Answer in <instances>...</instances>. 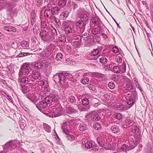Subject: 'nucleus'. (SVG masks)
Listing matches in <instances>:
<instances>
[{"label":"nucleus","mask_w":153,"mask_h":153,"mask_svg":"<svg viewBox=\"0 0 153 153\" xmlns=\"http://www.w3.org/2000/svg\"><path fill=\"white\" fill-rule=\"evenodd\" d=\"M42 9L44 11V18L42 16H40V18L42 21V19H54V21L58 25H60L61 22L59 19L55 17L56 15H57L60 12V9L58 7H54L53 3L51 2L47 6L42 7Z\"/></svg>","instance_id":"obj_1"},{"label":"nucleus","mask_w":153,"mask_h":153,"mask_svg":"<svg viewBox=\"0 0 153 153\" xmlns=\"http://www.w3.org/2000/svg\"><path fill=\"white\" fill-rule=\"evenodd\" d=\"M40 36L42 39L45 41H51L53 40L57 37V33L56 29L53 28L52 29L45 30L41 29Z\"/></svg>","instance_id":"obj_2"},{"label":"nucleus","mask_w":153,"mask_h":153,"mask_svg":"<svg viewBox=\"0 0 153 153\" xmlns=\"http://www.w3.org/2000/svg\"><path fill=\"white\" fill-rule=\"evenodd\" d=\"M72 76L70 74L62 72L55 74L53 76V79L56 83H58L62 85L65 82L66 80L68 78V77L71 78Z\"/></svg>","instance_id":"obj_3"},{"label":"nucleus","mask_w":153,"mask_h":153,"mask_svg":"<svg viewBox=\"0 0 153 153\" xmlns=\"http://www.w3.org/2000/svg\"><path fill=\"white\" fill-rule=\"evenodd\" d=\"M72 24V22L69 20L64 22V26H65V31L66 36L68 40L70 39L73 37L74 34L76 33L74 27L70 25Z\"/></svg>","instance_id":"obj_4"},{"label":"nucleus","mask_w":153,"mask_h":153,"mask_svg":"<svg viewBox=\"0 0 153 153\" xmlns=\"http://www.w3.org/2000/svg\"><path fill=\"white\" fill-rule=\"evenodd\" d=\"M51 99L47 97L42 99L36 105V107L40 111H42L48 106V104H50Z\"/></svg>","instance_id":"obj_5"},{"label":"nucleus","mask_w":153,"mask_h":153,"mask_svg":"<svg viewBox=\"0 0 153 153\" xmlns=\"http://www.w3.org/2000/svg\"><path fill=\"white\" fill-rule=\"evenodd\" d=\"M88 12L84 8H80L78 10V15L80 17V20L86 22L88 19Z\"/></svg>","instance_id":"obj_6"},{"label":"nucleus","mask_w":153,"mask_h":153,"mask_svg":"<svg viewBox=\"0 0 153 153\" xmlns=\"http://www.w3.org/2000/svg\"><path fill=\"white\" fill-rule=\"evenodd\" d=\"M31 71V68L28 63L23 64L19 72V75H27Z\"/></svg>","instance_id":"obj_7"},{"label":"nucleus","mask_w":153,"mask_h":153,"mask_svg":"<svg viewBox=\"0 0 153 153\" xmlns=\"http://www.w3.org/2000/svg\"><path fill=\"white\" fill-rule=\"evenodd\" d=\"M25 95L28 99L34 104L39 100V97L36 95L33 91H30L29 93H27Z\"/></svg>","instance_id":"obj_8"},{"label":"nucleus","mask_w":153,"mask_h":153,"mask_svg":"<svg viewBox=\"0 0 153 153\" xmlns=\"http://www.w3.org/2000/svg\"><path fill=\"white\" fill-rule=\"evenodd\" d=\"M41 78V76L40 74L38 72H34L32 74L28 76V80L31 81V82H34L35 80Z\"/></svg>","instance_id":"obj_9"},{"label":"nucleus","mask_w":153,"mask_h":153,"mask_svg":"<svg viewBox=\"0 0 153 153\" xmlns=\"http://www.w3.org/2000/svg\"><path fill=\"white\" fill-rule=\"evenodd\" d=\"M101 51L100 48L94 49L90 53V55L93 57L92 59L94 60L97 59L100 56V52Z\"/></svg>","instance_id":"obj_10"},{"label":"nucleus","mask_w":153,"mask_h":153,"mask_svg":"<svg viewBox=\"0 0 153 153\" xmlns=\"http://www.w3.org/2000/svg\"><path fill=\"white\" fill-rule=\"evenodd\" d=\"M4 149L12 150L16 147V143L12 140L7 142L4 145H2Z\"/></svg>","instance_id":"obj_11"},{"label":"nucleus","mask_w":153,"mask_h":153,"mask_svg":"<svg viewBox=\"0 0 153 153\" xmlns=\"http://www.w3.org/2000/svg\"><path fill=\"white\" fill-rule=\"evenodd\" d=\"M36 12L37 11L34 10H32L31 12L30 20V23L32 25L37 23V17L36 16Z\"/></svg>","instance_id":"obj_12"},{"label":"nucleus","mask_w":153,"mask_h":153,"mask_svg":"<svg viewBox=\"0 0 153 153\" xmlns=\"http://www.w3.org/2000/svg\"><path fill=\"white\" fill-rule=\"evenodd\" d=\"M58 111V110L55 107L51 108L50 109H48V113L47 114H48V116L50 117H56L59 116L57 114Z\"/></svg>","instance_id":"obj_13"},{"label":"nucleus","mask_w":153,"mask_h":153,"mask_svg":"<svg viewBox=\"0 0 153 153\" xmlns=\"http://www.w3.org/2000/svg\"><path fill=\"white\" fill-rule=\"evenodd\" d=\"M15 4H12L11 2H8L6 4V8L8 11L11 14H12L15 13L16 9H13L15 7Z\"/></svg>","instance_id":"obj_14"},{"label":"nucleus","mask_w":153,"mask_h":153,"mask_svg":"<svg viewBox=\"0 0 153 153\" xmlns=\"http://www.w3.org/2000/svg\"><path fill=\"white\" fill-rule=\"evenodd\" d=\"M55 48V46L52 44H51L48 46L45 50L47 53H48V56L50 58L52 57L53 55V52Z\"/></svg>","instance_id":"obj_15"},{"label":"nucleus","mask_w":153,"mask_h":153,"mask_svg":"<svg viewBox=\"0 0 153 153\" xmlns=\"http://www.w3.org/2000/svg\"><path fill=\"white\" fill-rule=\"evenodd\" d=\"M134 146H133L131 143H128L125 142L124 143H123L121 147V149L123 151L126 150H129L131 149L134 148Z\"/></svg>","instance_id":"obj_16"},{"label":"nucleus","mask_w":153,"mask_h":153,"mask_svg":"<svg viewBox=\"0 0 153 153\" xmlns=\"http://www.w3.org/2000/svg\"><path fill=\"white\" fill-rule=\"evenodd\" d=\"M3 29L7 32H15L16 28L10 25H7L3 27Z\"/></svg>","instance_id":"obj_17"},{"label":"nucleus","mask_w":153,"mask_h":153,"mask_svg":"<svg viewBox=\"0 0 153 153\" xmlns=\"http://www.w3.org/2000/svg\"><path fill=\"white\" fill-rule=\"evenodd\" d=\"M125 90L124 92L126 93L127 95H129V94L128 93V92H131L132 90H134L133 86L130 83H128L126 84V86L125 87Z\"/></svg>","instance_id":"obj_18"},{"label":"nucleus","mask_w":153,"mask_h":153,"mask_svg":"<svg viewBox=\"0 0 153 153\" xmlns=\"http://www.w3.org/2000/svg\"><path fill=\"white\" fill-rule=\"evenodd\" d=\"M23 75H20L19 74V81L23 83H31V81L28 80V77H25L23 76Z\"/></svg>","instance_id":"obj_19"},{"label":"nucleus","mask_w":153,"mask_h":153,"mask_svg":"<svg viewBox=\"0 0 153 153\" xmlns=\"http://www.w3.org/2000/svg\"><path fill=\"white\" fill-rule=\"evenodd\" d=\"M133 137L134 138V139H133V140H131V141L134 144V145H133V146H134L135 147L136 145L138 144L140 141V136L136 134L134 135Z\"/></svg>","instance_id":"obj_20"},{"label":"nucleus","mask_w":153,"mask_h":153,"mask_svg":"<svg viewBox=\"0 0 153 153\" xmlns=\"http://www.w3.org/2000/svg\"><path fill=\"white\" fill-rule=\"evenodd\" d=\"M38 57L40 59H46L47 58H50V57L48 56V53H47L45 50L39 54Z\"/></svg>","instance_id":"obj_21"},{"label":"nucleus","mask_w":153,"mask_h":153,"mask_svg":"<svg viewBox=\"0 0 153 153\" xmlns=\"http://www.w3.org/2000/svg\"><path fill=\"white\" fill-rule=\"evenodd\" d=\"M86 23V22L80 20L76 22V25L80 28L83 29L85 28Z\"/></svg>","instance_id":"obj_22"},{"label":"nucleus","mask_w":153,"mask_h":153,"mask_svg":"<svg viewBox=\"0 0 153 153\" xmlns=\"http://www.w3.org/2000/svg\"><path fill=\"white\" fill-rule=\"evenodd\" d=\"M38 84L42 87L46 88L48 87V81L45 80H41L38 82Z\"/></svg>","instance_id":"obj_23"},{"label":"nucleus","mask_w":153,"mask_h":153,"mask_svg":"<svg viewBox=\"0 0 153 153\" xmlns=\"http://www.w3.org/2000/svg\"><path fill=\"white\" fill-rule=\"evenodd\" d=\"M111 131L114 133H117L120 131L119 127L116 125L112 126L111 128Z\"/></svg>","instance_id":"obj_24"},{"label":"nucleus","mask_w":153,"mask_h":153,"mask_svg":"<svg viewBox=\"0 0 153 153\" xmlns=\"http://www.w3.org/2000/svg\"><path fill=\"white\" fill-rule=\"evenodd\" d=\"M91 21L94 25L97 26L101 22L100 18L98 16L93 17L91 19Z\"/></svg>","instance_id":"obj_25"},{"label":"nucleus","mask_w":153,"mask_h":153,"mask_svg":"<svg viewBox=\"0 0 153 153\" xmlns=\"http://www.w3.org/2000/svg\"><path fill=\"white\" fill-rule=\"evenodd\" d=\"M69 13L66 10L62 12L60 15V17L63 20L65 19L68 16Z\"/></svg>","instance_id":"obj_26"},{"label":"nucleus","mask_w":153,"mask_h":153,"mask_svg":"<svg viewBox=\"0 0 153 153\" xmlns=\"http://www.w3.org/2000/svg\"><path fill=\"white\" fill-rule=\"evenodd\" d=\"M20 45L22 48L27 49L29 47V43L27 41L23 40L21 42Z\"/></svg>","instance_id":"obj_27"},{"label":"nucleus","mask_w":153,"mask_h":153,"mask_svg":"<svg viewBox=\"0 0 153 153\" xmlns=\"http://www.w3.org/2000/svg\"><path fill=\"white\" fill-rule=\"evenodd\" d=\"M47 97H49L51 98V101L50 102V103H52V102H56L58 103V102L59 101V97L57 96H48Z\"/></svg>","instance_id":"obj_28"},{"label":"nucleus","mask_w":153,"mask_h":153,"mask_svg":"<svg viewBox=\"0 0 153 153\" xmlns=\"http://www.w3.org/2000/svg\"><path fill=\"white\" fill-rule=\"evenodd\" d=\"M91 118L93 121H99L100 119V116L97 112H94Z\"/></svg>","instance_id":"obj_29"},{"label":"nucleus","mask_w":153,"mask_h":153,"mask_svg":"<svg viewBox=\"0 0 153 153\" xmlns=\"http://www.w3.org/2000/svg\"><path fill=\"white\" fill-rule=\"evenodd\" d=\"M21 89L24 94H26L27 93H29V92L30 91L29 88L24 85H22L21 86Z\"/></svg>","instance_id":"obj_30"},{"label":"nucleus","mask_w":153,"mask_h":153,"mask_svg":"<svg viewBox=\"0 0 153 153\" xmlns=\"http://www.w3.org/2000/svg\"><path fill=\"white\" fill-rule=\"evenodd\" d=\"M91 103L95 107H97L100 104L99 100L96 98L92 99L91 100Z\"/></svg>","instance_id":"obj_31"},{"label":"nucleus","mask_w":153,"mask_h":153,"mask_svg":"<svg viewBox=\"0 0 153 153\" xmlns=\"http://www.w3.org/2000/svg\"><path fill=\"white\" fill-rule=\"evenodd\" d=\"M67 102H69L71 103H75L76 101V99L73 96H70L67 99Z\"/></svg>","instance_id":"obj_32"},{"label":"nucleus","mask_w":153,"mask_h":153,"mask_svg":"<svg viewBox=\"0 0 153 153\" xmlns=\"http://www.w3.org/2000/svg\"><path fill=\"white\" fill-rule=\"evenodd\" d=\"M33 33L35 35H37L39 33V29L38 27V25L37 23L35 24L33 28Z\"/></svg>","instance_id":"obj_33"},{"label":"nucleus","mask_w":153,"mask_h":153,"mask_svg":"<svg viewBox=\"0 0 153 153\" xmlns=\"http://www.w3.org/2000/svg\"><path fill=\"white\" fill-rule=\"evenodd\" d=\"M135 100L133 99L132 98H129L127 102V104L129 105L128 107L129 108L131 107L132 106L134 105V102Z\"/></svg>","instance_id":"obj_34"},{"label":"nucleus","mask_w":153,"mask_h":153,"mask_svg":"<svg viewBox=\"0 0 153 153\" xmlns=\"http://www.w3.org/2000/svg\"><path fill=\"white\" fill-rule=\"evenodd\" d=\"M79 127V130L81 131H84L87 129L86 125L83 123H80Z\"/></svg>","instance_id":"obj_35"},{"label":"nucleus","mask_w":153,"mask_h":153,"mask_svg":"<svg viewBox=\"0 0 153 153\" xmlns=\"http://www.w3.org/2000/svg\"><path fill=\"white\" fill-rule=\"evenodd\" d=\"M66 0H59L58 3L59 6L63 7L65 6L66 4Z\"/></svg>","instance_id":"obj_36"},{"label":"nucleus","mask_w":153,"mask_h":153,"mask_svg":"<svg viewBox=\"0 0 153 153\" xmlns=\"http://www.w3.org/2000/svg\"><path fill=\"white\" fill-rule=\"evenodd\" d=\"M126 122L128 125H129V126H133L134 124L133 121L130 117H128L126 119Z\"/></svg>","instance_id":"obj_37"},{"label":"nucleus","mask_w":153,"mask_h":153,"mask_svg":"<svg viewBox=\"0 0 153 153\" xmlns=\"http://www.w3.org/2000/svg\"><path fill=\"white\" fill-rule=\"evenodd\" d=\"M27 126L26 121L24 120H21L20 123V127L22 129H24Z\"/></svg>","instance_id":"obj_38"},{"label":"nucleus","mask_w":153,"mask_h":153,"mask_svg":"<svg viewBox=\"0 0 153 153\" xmlns=\"http://www.w3.org/2000/svg\"><path fill=\"white\" fill-rule=\"evenodd\" d=\"M66 111L68 114H73L75 112L76 110L72 107L69 106L67 108Z\"/></svg>","instance_id":"obj_39"},{"label":"nucleus","mask_w":153,"mask_h":153,"mask_svg":"<svg viewBox=\"0 0 153 153\" xmlns=\"http://www.w3.org/2000/svg\"><path fill=\"white\" fill-rule=\"evenodd\" d=\"M89 79L87 77H84L81 80V82L84 85L88 84L89 83Z\"/></svg>","instance_id":"obj_40"},{"label":"nucleus","mask_w":153,"mask_h":153,"mask_svg":"<svg viewBox=\"0 0 153 153\" xmlns=\"http://www.w3.org/2000/svg\"><path fill=\"white\" fill-rule=\"evenodd\" d=\"M117 106H118V108L120 110H127L129 109V108H128V106H127L126 105H124L123 104H119Z\"/></svg>","instance_id":"obj_41"},{"label":"nucleus","mask_w":153,"mask_h":153,"mask_svg":"<svg viewBox=\"0 0 153 153\" xmlns=\"http://www.w3.org/2000/svg\"><path fill=\"white\" fill-rule=\"evenodd\" d=\"M82 104L83 105L87 107H88L89 108L90 106L89 105V101L86 98H84L82 100Z\"/></svg>","instance_id":"obj_42"},{"label":"nucleus","mask_w":153,"mask_h":153,"mask_svg":"<svg viewBox=\"0 0 153 153\" xmlns=\"http://www.w3.org/2000/svg\"><path fill=\"white\" fill-rule=\"evenodd\" d=\"M104 98L106 100H111L113 99L112 97V94L110 93H108L105 94L104 95Z\"/></svg>","instance_id":"obj_43"},{"label":"nucleus","mask_w":153,"mask_h":153,"mask_svg":"<svg viewBox=\"0 0 153 153\" xmlns=\"http://www.w3.org/2000/svg\"><path fill=\"white\" fill-rule=\"evenodd\" d=\"M85 145L86 147L88 149H90L91 148H92L94 146V145L93 146L91 142L88 141L87 142L85 143Z\"/></svg>","instance_id":"obj_44"},{"label":"nucleus","mask_w":153,"mask_h":153,"mask_svg":"<svg viewBox=\"0 0 153 153\" xmlns=\"http://www.w3.org/2000/svg\"><path fill=\"white\" fill-rule=\"evenodd\" d=\"M92 76L96 78H99L102 77L103 75L98 72H93L91 74Z\"/></svg>","instance_id":"obj_45"},{"label":"nucleus","mask_w":153,"mask_h":153,"mask_svg":"<svg viewBox=\"0 0 153 153\" xmlns=\"http://www.w3.org/2000/svg\"><path fill=\"white\" fill-rule=\"evenodd\" d=\"M130 98H132L135 100L137 99V93L135 90L132 92V95Z\"/></svg>","instance_id":"obj_46"},{"label":"nucleus","mask_w":153,"mask_h":153,"mask_svg":"<svg viewBox=\"0 0 153 153\" xmlns=\"http://www.w3.org/2000/svg\"><path fill=\"white\" fill-rule=\"evenodd\" d=\"M139 130L138 127L136 125H133L132 127V131L134 133L137 132Z\"/></svg>","instance_id":"obj_47"},{"label":"nucleus","mask_w":153,"mask_h":153,"mask_svg":"<svg viewBox=\"0 0 153 153\" xmlns=\"http://www.w3.org/2000/svg\"><path fill=\"white\" fill-rule=\"evenodd\" d=\"M113 71L115 73H119L121 71L120 68L118 66H115L113 68Z\"/></svg>","instance_id":"obj_48"},{"label":"nucleus","mask_w":153,"mask_h":153,"mask_svg":"<svg viewBox=\"0 0 153 153\" xmlns=\"http://www.w3.org/2000/svg\"><path fill=\"white\" fill-rule=\"evenodd\" d=\"M44 128L45 130L48 132H50L51 131V128L50 126L45 124L44 125Z\"/></svg>","instance_id":"obj_49"},{"label":"nucleus","mask_w":153,"mask_h":153,"mask_svg":"<svg viewBox=\"0 0 153 153\" xmlns=\"http://www.w3.org/2000/svg\"><path fill=\"white\" fill-rule=\"evenodd\" d=\"M42 66V64L40 62H39L35 63L34 65V68H35L39 69Z\"/></svg>","instance_id":"obj_50"},{"label":"nucleus","mask_w":153,"mask_h":153,"mask_svg":"<svg viewBox=\"0 0 153 153\" xmlns=\"http://www.w3.org/2000/svg\"><path fill=\"white\" fill-rule=\"evenodd\" d=\"M30 55L29 53L21 52L17 56V57H21Z\"/></svg>","instance_id":"obj_51"},{"label":"nucleus","mask_w":153,"mask_h":153,"mask_svg":"<svg viewBox=\"0 0 153 153\" xmlns=\"http://www.w3.org/2000/svg\"><path fill=\"white\" fill-rule=\"evenodd\" d=\"M101 126L99 123H96L94 126V128L96 130H99L101 129Z\"/></svg>","instance_id":"obj_52"},{"label":"nucleus","mask_w":153,"mask_h":153,"mask_svg":"<svg viewBox=\"0 0 153 153\" xmlns=\"http://www.w3.org/2000/svg\"><path fill=\"white\" fill-rule=\"evenodd\" d=\"M67 137L68 140L70 141H73L75 140V138L74 136L71 134H68Z\"/></svg>","instance_id":"obj_53"},{"label":"nucleus","mask_w":153,"mask_h":153,"mask_svg":"<svg viewBox=\"0 0 153 153\" xmlns=\"http://www.w3.org/2000/svg\"><path fill=\"white\" fill-rule=\"evenodd\" d=\"M120 68L121 69V73H125L126 71V66L125 64H123L120 66Z\"/></svg>","instance_id":"obj_54"},{"label":"nucleus","mask_w":153,"mask_h":153,"mask_svg":"<svg viewBox=\"0 0 153 153\" xmlns=\"http://www.w3.org/2000/svg\"><path fill=\"white\" fill-rule=\"evenodd\" d=\"M62 129L63 132L67 135H68L69 132L66 126H65V124H63L62 126Z\"/></svg>","instance_id":"obj_55"},{"label":"nucleus","mask_w":153,"mask_h":153,"mask_svg":"<svg viewBox=\"0 0 153 153\" xmlns=\"http://www.w3.org/2000/svg\"><path fill=\"white\" fill-rule=\"evenodd\" d=\"M78 109L80 111H86L89 109V108L88 107H80L79 105L78 106Z\"/></svg>","instance_id":"obj_56"},{"label":"nucleus","mask_w":153,"mask_h":153,"mask_svg":"<svg viewBox=\"0 0 153 153\" xmlns=\"http://www.w3.org/2000/svg\"><path fill=\"white\" fill-rule=\"evenodd\" d=\"M78 73L76 74V77H79L83 75V70H79L78 71Z\"/></svg>","instance_id":"obj_57"},{"label":"nucleus","mask_w":153,"mask_h":153,"mask_svg":"<svg viewBox=\"0 0 153 153\" xmlns=\"http://www.w3.org/2000/svg\"><path fill=\"white\" fill-rule=\"evenodd\" d=\"M100 61L103 64H106L107 62V59L105 57H102L100 59Z\"/></svg>","instance_id":"obj_58"},{"label":"nucleus","mask_w":153,"mask_h":153,"mask_svg":"<svg viewBox=\"0 0 153 153\" xmlns=\"http://www.w3.org/2000/svg\"><path fill=\"white\" fill-rule=\"evenodd\" d=\"M63 56L62 54L61 53H58L56 56V59L57 60H60Z\"/></svg>","instance_id":"obj_59"},{"label":"nucleus","mask_w":153,"mask_h":153,"mask_svg":"<svg viewBox=\"0 0 153 153\" xmlns=\"http://www.w3.org/2000/svg\"><path fill=\"white\" fill-rule=\"evenodd\" d=\"M124 136V134H122L121 136H119L117 137V138L119 142L121 143L122 141L123 142V140H125L123 138Z\"/></svg>","instance_id":"obj_60"},{"label":"nucleus","mask_w":153,"mask_h":153,"mask_svg":"<svg viewBox=\"0 0 153 153\" xmlns=\"http://www.w3.org/2000/svg\"><path fill=\"white\" fill-rule=\"evenodd\" d=\"M108 86L109 88L111 89H114L115 87V85L114 83L113 82H109L108 84Z\"/></svg>","instance_id":"obj_61"},{"label":"nucleus","mask_w":153,"mask_h":153,"mask_svg":"<svg viewBox=\"0 0 153 153\" xmlns=\"http://www.w3.org/2000/svg\"><path fill=\"white\" fill-rule=\"evenodd\" d=\"M83 76H86L88 75L91 76V74L92 73L89 72L86 70H83Z\"/></svg>","instance_id":"obj_62"},{"label":"nucleus","mask_w":153,"mask_h":153,"mask_svg":"<svg viewBox=\"0 0 153 153\" xmlns=\"http://www.w3.org/2000/svg\"><path fill=\"white\" fill-rule=\"evenodd\" d=\"M101 146H103L105 145L106 144V143L105 140H101V142L99 141L98 143Z\"/></svg>","instance_id":"obj_63"},{"label":"nucleus","mask_w":153,"mask_h":153,"mask_svg":"<svg viewBox=\"0 0 153 153\" xmlns=\"http://www.w3.org/2000/svg\"><path fill=\"white\" fill-rule=\"evenodd\" d=\"M116 118L120 120L122 118V116L121 114L120 113H117L115 116Z\"/></svg>","instance_id":"obj_64"}]
</instances>
